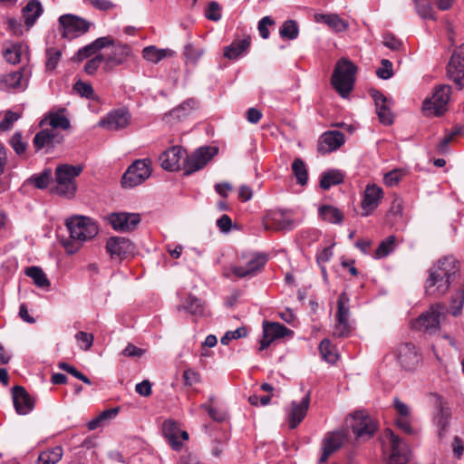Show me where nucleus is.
Segmentation results:
<instances>
[{
  "label": "nucleus",
  "mask_w": 464,
  "mask_h": 464,
  "mask_svg": "<svg viewBox=\"0 0 464 464\" xmlns=\"http://www.w3.org/2000/svg\"><path fill=\"white\" fill-rule=\"evenodd\" d=\"M459 262L454 256L440 257L428 271L426 295L440 297L447 294L451 283L459 276Z\"/></svg>",
  "instance_id": "f257e3e1"
},
{
  "label": "nucleus",
  "mask_w": 464,
  "mask_h": 464,
  "mask_svg": "<svg viewBox=\"0 0 464 464\" xmlns=\"http://www.w3.org/2000/svg\"><path fill=\"white\" fill-rule=\"evenodd\" d=\"M65 226L70 233V239L62 241L65 251L72 255L76 253L82 243L92 239L99 232L96 222L85 216H75L68 218Z\"/></svg>",
  "instance_id": "f03ea898"
},
{
  "label": "nucleus",
  "mask_w": 464,
  "mask_h": 464,
  "mask_svg": "<svg viewBox=\"0 0 464 464\" xmlns=\"http://www.w3.org/2000/svg\"><path fill=\"white\" fill-rule=\"evenodd\" d=\"M82 166L62 164L55 169V187L53 191L63 198H72L77 190L75 179L82 173Z\"/></svg>",
  "instance_id": "7ed1b4c3"
},
{
  "label": "nucleus",
  "mask_w": 464,
  "mask_h": 464,
  "mask_svg": "<svg viewBox=\"0 0 464 464\" xmlns=\"http://www.w3.org/2000/svg\"><path fill=\"white\" fill-rule=\"evenodd\" d=\"M447 316V306L442 303L431 304L412 322V328L426 334L437 333Z\"/></svg>",
  "instance_id": "20e7f679"
},
{
  "label": "nucleus",
  "mask_w": 464,
  "mask_h": 464,
  "mask_svg": "<svg viewBox=\"0 0 464 464\" xmlns=\"http://www.w3.org/2000/svg\"><path fill=\"white\" fill-rule=\"evenodd\" d=\"M356 71V66L346 58H341L337 62L331 82L342 97H345L353 90Z\"/></svg>",
  "instance_id": "39448f33"
},
{
  "label": "nucleus",
  "mask_w": 464,
  "mask_h": 464,
  "mask_svg": "<svg viewBox=\"0 0 464 464\" xmlns=\"http://www.w3.org/2000/svg\"><path fill=\"white\" fill-rule=\"evenodd\" d=\"M452 88L449 84H440L434 88L430 97L424 100L422 110L429 115L440 116L447 111Z\"/></svg>",
  "instance_id": "423d86ee"
},
{
  "label": "nucleus",
  "mask_w": 464,
  "mask_h": 464,
  "mask_svg": "<svg viewBox=\"0 0 464 464\" xmlns=\"http://www.w3.org/2000/svg\"><path fill=\"white\" fill-rule=\"evenodd\" d=\"M151 161L149 159L135 160L121 178V186L125 188L140 185L151 175Z\"/></svg>",
  "instance_id": "0eeeda50"
},
{
  "label": "nucleus",
  "mask_w": 464,
  "mask_h": 464,
  "mask_svg": "<svg viewBox=\"0 0 464 464\" xmlns=\"http://www.w3.org/2000/svg\"><path fill=\"white\" fill-rule=\"evenodd\" d=\"M353 433L357 440H370L378 430V422L362 411H357L353 415L351 424Z\"/></svg>",
  "instance_id": "6e6552de"
},
{
  "label": "nucleus",
  "mask_w": 464,
  "mask_h": 464,
  "mask_svg": "<svg viewBox=\"0 0 464 464\" xmlns=\"http://www.w3.org/2000/svg\"><path fill=\"white\" fill-rule=\"evenodd\" d=\"M349 303L348 295L345 292L341 293L337 301L336 323L334 329V335L339 338L347 337L352 332Z\"/></svg>",
  "instance_id": "1a4fd4ad"
},
{
  "label": "nucleus",
  "mask_w": 464,
  "mask_h": 464,
  "mask_svg": "<svg viewBox=\"0 0 464 464\" xmlns=\"http://www.w3.org/2000/svg\"><path fill=\"white\" fill-rule=\"evenodd\" d=\"M446 75L459 90L464 88V44L452 53L446 66Z\"/></svg>",
  "instance_id": "9d476101"
},
{
  "label": "nucleus",
  "mask_w": 464,
  "mask_h": 464,
  "mask_svg": "<svg viewBox=\"0 0 464 464\" xmlns=\"http://www.w3.org/2000/svg\"><path fill=\"white\" fill-rule=\"evenodd\" d=\"M242 260H245V265L232 266L230 267L231 273L238 278L246 276H254L260 271L267 261L266 255L253 253L247 256H243Z\"/></svg>",
  "instance_id": "9b49d317"
},
{
  "label": "nucleus",
  "mask_w": 464,
  "mask_h": 464,
  "mask_svg": "<svg viewBox=\"0 0 464 464\" xmlns=\"http://www.w3.org/2000/svg\"><path fill=\"white\" fill-rule=\"evenodd\" d=\"M109 46H111V49L110 53L104 55L105 70H111L113 67L122 65L133 56L131 47L128 44H116L112 39V44H110Z\"/></svg>",
  "instance_id": "f8f14e48"
},
{
  "label": "nucleus",
  "mask_w": 464,
  "mask_h": 464,
  "mask_svg": "<svg viewBox=\"0 0 464 464\" xmlns=\"http://www.w3.org/2000/svg\"><path fill=\"white\" fill-rule=\"evenodd\" d=\"M217 151L214 148L202 147L191 155H185L184 169L186 175H190L202 169Z\"/></svg>",
  "instance_id": "ddd939ff"
},
{
  "label": "nucleus",
  "mask_w": 464,
  "mask_h": 464,
  "mask_svg": "<svg viewBox=\"0 0 464 464\" xmlns=\"http://www.w3.org/2000/svg\"><path fill=\"white\" fill-rule=\"evenodd\" d=\"M435 397V407L436 412L433 416V423L438 428V437L441 440L445 437V434L449 429L451 411L448 403L443 401L440 395H434Z\"/></svg>",
  "instance_id": "4468645a"
},
{
  "label": "nucleus",
  "mask_w": 464,
  "mask_h": 464,
  "mask_svg": "<svg viewBox=\"0 0 464 464\" xmlns=\"http://www.w3.org/2000/svg\"><path fill=\"white\" fill-rule=\"evenodd\" d=\"M385 434L392 445V454L387 464H406L410 460L408 446L394 432L387 429Z\"/></svg>",
  "instance_id": "2eb2a0df"
},
{
  "label": "nucleus",
  "mask_w": 464,
  "mask_h": 464,
  "mask_svg": "<svg viewBox=\"0 0 464 464\" xmlns=\"http://www.w3.org/2000/svg\"><path fill=\"white\" fill-rule=\"evenodd\" d=\"M29 77L30 71L26 68L9 72L0 79V90L22 92L27 88Z\"/></svg>",
  "instance_id": "dca6fc26"
},
{
  "label": "nucleus",
  "mask_w": 464,
  "mask_h": 464,
  "mask_svg": "<svg viewBox=\"0 0 464 464\" xmlns=\"http://www.w3.org/2000/svg\"><path fill=\"white\" fill-rule=\"evenodd\" d=\"M396 358L400 365L408 371L415 369L420 362V355L411 343H401L396 348Z\"/></svg>",
  "instance_id": "f3484780"
},
{
  "label": "nucleus",
  "mask_w": 464,
  "mask_h": 464,
  "mask_svg": "<svg viewBox=\"0 0 464 464\" xmlns=\"http://www.w3.org/2000/svg\"><path fill=\"white\" fill-rule=\"evenodd\" d=\"M130 121L129 111L119 109L107 114L106 117L99 121V126L107 130L116 131L126 128Z\"/></svg>",
  "instance_id": "a211bd4d"
},
{
  "label": "nucleus",
  "mask_w": 464,
  "mask_h": 464,
  "mask_svg": "<svg viewBox=\"0 0 464 464\" xmlns=\"http://www.w3.org/2000/svg\"><path fill=\"white\" fill-rule=\"evenodd\" d=\"M263 338L260 341V350L267 348L270 343L278 339L287 335H292L293 331L285 327L280 323H265L263 325Z\"/></svg>",
  "instance_id": "6ab92c4d"
},
{
  "label": "nucleus",
  "mask_w": 464,
  "mask_h": 464,
  "mask_svg": "<svg viewBox=\"0 0 464 464\" xmlns=\"http://www.w3.org/2000/svg\"><path fill=\"white\" fill-rule=\"evenodd\" d=\"M266 229L289 231L295 228L296 222L289 218L286 213L282 210H276L268 213L264 220Z\"/></svg>",
  "instance_id": "aec40b11"
},
{
  "label": "nucleus",
  "mask_w": 464,
  "mask_h": 464,
  "mask_svg": "<svg viewBox=\"0 0 464 464\" xmlns=\"http://www.w3.org/2000/svg\"><path fill=\"white\" fill-rule=\"evenodd\" d=\"M12 395L14 406L18 414L25 415L34 410V399L23 386H14L12 390Z\"/></svg>",
  "instance_id": "412c9836"
},
{
  "label": "nucleus",
  "mask_w": 464,
  "mask_h": 464,
  "mask_svg": "<svg viewBox=\"0 0 464 464\" xmlns=\"http://www.w3.org/2000/svg\"><path fill=\"white\" fill-rule=\"evenodd\" d=\"M345 438L346 436L343 431L328 432L323 440V453L319 459V462H326L333 453L342 448L345 441Z\"/></svg>",
  "instance_id": "4be33fe9"
},
{
  "label": "nucleus",
  "mask_w": 464,
  "mask_h": 464,
  "mask_svg": "<svg viewBox=\"0 0 464 464\" xmlns=\"http://www.w3.org/2000/svg\"><path fill=\"white\" fill-rule=\"evenodd\" d=\"M106 249L111 257L125 258L127 256L133 254L135 247L130 239L122 237H112L106 244Z\"/></svg>",
  "instance_id": "5701e85b"
},
{
  "label": "nucleus",
  "mask_w": 464,
  "mask_h": 464,
  "mask_svg": "<svg viewBox=\"0 0 464 464\" xmlns=\"http://www.w3.org/2000/svg\"><path fill=\"white\" fill-rule=\"evenodd\" d=\"M115 230L130 231L140 222V217L135 213H112L108 218Z\"/></svg>",
  "instance_id": "b1692460"
},
{
  "label": "nucleus",
  "mask_w": 464,
  "mask_h": 464,
  "mask_svg": "<svg viewBox=\"0 0 464 464\" xmlns=\"http://www.w3.org/2000/svg\"><path fill=\"white\" fill-rule=\"evenodd\" d=\"M162 432L174 450H180L183 446L182 442L179 440V437L183 440H188V433L185 430L180 431L177 423L170 420L163 422Z\"/></svg>",
  "instance_id": "393cba45"
},
{
  "label": "nucleus",
  "mask_w": 464,
  "mask_h": 464,
  "mask_svg": "<svg viewBox=\"0 0 464 464\" xmlns=\"http://www.w3.org/2000/svg\"><path fill=\"white\" fill-rule=\"evenodd\" d=\"M383 192L382 188L372 184L368 185L364 190L361 203L362 216H369L380 204Z\"/></svg>",
  "instance_id": "a878e982"
},
{
  "label": "nucleus",
  "mask_w": 464,
  "mask_h": 464,
  "mask_svg": "<svg viewBox=\"0 0 464 464\" xmlns=\"http://www.w3.org/2000/svg\"><path fill=\"white\" fill-rule=\"evenodd\" d=\"M344 143V135L338 130L324 132L318 141L317 150L322 154L332 152Z\"/></svg>",
  "instance_id": "bb28decb"
},
{
  "label": "nucleus",
  "mask_w": 464,
  "mask_h": 464,
  "mask_svg": "<svg viewBox=\"0 0 464 464\" xmlns=\"http://www.w3.org/2000/svg\"><path fill=\"white\" fill-rule=\"evenodd\" d=\"M185 155L186 151L182 148L173 146L160 156L161 167L168 171L179 170L180 169V160Z\"/></svg>",
  "instance_id": "cd10ccee"
},
{
  "label": "nucleus",
  "mask_w": 464,
  "mask_h": 464,
  "mask_svg": "<svg viewBox=\"0 0 464 464\" xmlns=\"http://www.w3.org/2000/svg\"><path fill=\"white\" fill-rule=\"evenodd\" d=\"M372 97L376 107V113L379 121L384 125H391L393 122V115L388 104L387 98L379 91L373 90Z\"/></svg>",
  "instance_id": "c85d7f7f"
},
{
  "label": "nucleus",
  "mask_w": 464,
  "mask_h": 464,
  "mask_svg": "<svg viewBox=\"0 0 464 464\" xmlns=\"http://www.w3.org/2000/svg\"><path fill=\"white\" fill-rule=\"evenodd\" d=\"M310 404V392H307L302 401L292 402L289 413V428L295 429L304 419Z\"/></svg>",
  "instance_id": "c756f323"
},
{
  "label": "nucleus",
  "mask_w": 464,
  "mask_h": 464,
  "mask_svg": "<svg viewBox=\"0 0 464 464\" xmlns=\"http://www.w3.org/2000/svg\"><path fill=\"white\" fill-rule=\"evenodd\" d=\"M61 140L62 137H59L54 130L45 129L35 134L33 145L35 151H39L44 148H53L55 143H59Z\"/></svg>",
  "instance_id": "7c9ffc66"
},
{
  "label": "nucleus",
  "mask_w": 464,
  "mask_h": 464,
  "mask_svg": "<svg viewBox=\"0 0 464 464\" xmlns=\"http://www.w3.org/2000/svg\"><path fill=\"white\" fill-rule=\"evenodd\" d=\"M112 44V38L110 36L100 37L92 43L81 48L74 56V61L82 62L84 59L91 57L92 55L98 53L102 48L109 47V44Z\"/></svg>",
  "instance_id": "2f4dec72"
},
{
  "label": "nucleus",
  "mask_w": 464,
  "mask_h": 464,
  "mask_svg": "<svg viewBox=\"0 0 464 464\" xmlns=\"http://www.w3.org/2000/svg\"><path fill=\"white\" fill-rule=\"evenodd\" d=\"M44 9L41 3L37 0H31L22 9L24 24L27 28L34 25L35 21L41 16Z\"/></svg>",
  "instance_id": "473e14b6"
},
{
  "label": "nucleus",
  "mask_w": 464,
  "mask_h": 464,
  "mask_svg": "<svg viewBox=\"0 0 464 464\" xmlns=\"http://www.w3.org/2000/svg\"><path fill=\"white\" fill-rule=\"evenodd\" d=\"M60 29H90L92 23L72 14H63L59 17Z\"/></svg>",
  "instance_id": "72a5a7b5"
},
{
  "label": "nucleus",
  "mask_w": 464,
  "mask_h": 464,
  "mask_svg": "<svg viewBox=\"0 0 464 464\" xmlns=\"http://www.w3.org/2000/svg\"><path fill=\"white\" fill-rule=\"evenodd\" d=\"M250 36L236 39L224 48V56L229 60H236L250 46Z\"/></svg>",
  "instance_id": "f704fd0d"
},
{
  "label": "nucleus",
  "mask_w": 464,
  "mask_h": 464,
  "mask_svg": "<svg viewBox=\"0 0 464 464\" xmlns=\"http://www.w3.org/2000/svg\"><path fill=\"white\" fill-rule=\"evenodd\" d=\"M314 20L316 23L323 24L333 29H346L350 26L347 21L342 19L335 14H314Z\"/></svg>",
  "instance_id": "c9c22d12"
},
{
  "label": "nucleus",
  "mask_w": 464,
  "mask_h": 464,
  "mask_svg": "<svg viewBox=\"0 0 464 464\" xmlns=\"http://www.w3.org/2000/svg\"><path fill=\"white\" fill-rule=\"evenodd\" d=\"M181 309L188 311L189 314L193 315L206 316L208 314V312L206 310L204 306V303L200 299L191 295H188V297L181 305L178 306L179 311H180Z\"/></svg>",
  "instance_id": "e433bc0d"
},
{
  "label": "nucleus",
  "mask_w": 464,
  "mask_h": 464,
  "mask_svg": "<svg viewBox=\"0 0 464 464\" xmlns=\"http://www.w3.org/2000/svg\"><path fill=\"white\" fill-rule=\"evenodd\" d=\"M174 52L170 49H159L154 45H150L142 50V57L148 62L158 63L168 56H172Z\"/></svg>",
  "instance_id": "4c0bfd02"
},
{
  "label": "nucleus",
  "mask_w": 464,
  "mask_h": 464,
  "mask_svg": "<svg viewBox=\"0 0 464 464\" xmlns=\"http://www.w3.org/2000/svg\"><path fill=\"white\" fill-rule=\"evenodd\" d=\"M198 107V102L196 99L190 98L183 102L178 107L170 111L169 114L172 118L181 120L188 115L191 111Z\"/></svg>",
  "instance_id": "58836bf2"
},
{
  "label": "nucleus",
  "mask_w": 464,
  "mask_h": 464,
  "mask_svg": "<svg viewBox=\"0 0 464 464\" xmlns=\"http://www.w3.org/2000/svg\"><path fill=\"white\" fill-rule=\"evenodd\" d=\"M320 217L329 223L340 224L343 220V213L335 207L324 205L319 208Z\"/></svg>",
  "instance_id": "ea45409f"
},
{
  "label": "nucleus",
  "mask_w": 464,
  "mask_h": 464,
  "mask_svg": "<svg viewBox=\"0 0 464 464\" xmlns=\"http://www.w3.org/2000/svg\"><path fill=\"white\" fill-rule=\"evenodd\" d=\"M62 456V447L56 446L42 451L37 459V464H56Z\"/></svg>",
  "instance_id": "a19ab883"
},
{
  "label": "nucleus",
  "mask_w": 464,
  "mask_h": 464,
  "mask_svg": "<svg viewBox=\"0 0 464 464\" xmlns=\"http://www.w3.org/2000/svg\"><path fill=\"white\" fill-rule=\"evenodd\" d=\"M25 275L32 278L34 285L41 288L50 286V281L44 270L39 266H30L25 269Z\"/></svg>",
  "instance_id": "79ce46f5"
},
{
  "label": "nucleus",
  "mask_w": 464,
  "mask_h": 464,
  "mask_svg": "<svg viewBox=\"0 0 464 464\" xmlns=\"http://www.w3.org/2000/svg\"><path fill=\"white\" fill-rule=\"evenodd\" d=\"M52 180V169H45L39 174L31 176L26 182L34 186L36 188L44 189Z\"/></svg>",
  "instance_id": "37998d69"
},
{
  "label": "nucleus",
  "mask_w": 464,
  "mask_h": 464,
  "mask_svg": "<svg viewBox=\"0 0 464 464\" xmlns=\"http://www.w3.org/2000/svg\"><path fill=\"white\" fill-rule=\"evenodd\" d=\"M65 111L64 109L60 110L59 111H51L48 114V121L50 126L54 129H62V130H68L70 128V121L68 118L63 114Z\"/></svg>",
  "instance_id": "c03bdc74"
},
{
  "label": "nucleus",
  "mask_w": 464,
  "mask_h": 464,
  "mask_svg": "<svg viewBox=\"0 0 464 464\" xmlns=\"http://www.w3.org/2000/svg\"><path fill=\"white\" fill-rule=\"evenodd\" d=\"M343 181V175L339 170L324 172L320 179V187L326 190L332 186L338 185Z\"/></svg>",
  "instance_id": "a18cd8bd"
},
{
  "label": "nucleus",
  "mask_w": 464,
  "mask_h": 464,
  "mask_svg": "<svg viewBox=\"0 0 464 464\" xmlns=\"http://www.w3.org/2000/svg\"><path fill=\"white\" fill-rule=\"evenodd\" d=\"M292 171L301 186L306 185L308 181V171L304 160L300 158L295 159L292 163Z\"/></svg>",
  "instance_id": "49530a36"
},
{
  "label": "nucleus",
  "mask_w": 464,
  "mask_h": 464,
  "mask_svg": "<svg viewBox=\"0 0 464 464\" xmlns=\"http://www.w3.org/2000/svg\"><path fill=\"white\" fill-rule=\"evenodd\" d=\"M319 349L323 358L326 362L334 363L337 361L338 355L335 351V347L331 343L329 340L324 339L320 343Z\"/></svg>",
  "instance_id": "de8ad7c7"
},
{
  "label": "nucleus",
  "mask_w": 464,
  "mask_h": 464,
  "mask_svg": "<svg viewBox=\"0 0 464 464\" xmlns=\"http://www.w3.org/2000/svg\"><path fill=\"white\" fill-rule=\"evenodd\" d=\"M396 237L395 236H389L385 240L382 241L375 253L374 258H382L387 256L392 253L395 247Z\"/></svg>",
  "instance_id": "09e8293b"
},
{
  "label": "nucleus",
  "mask_w": 464,
  "mask_h": 464,
  "mask_svg": "<svg viewBox=\"0 0 464 464\" xmlns=\"http://www.w3.org/2000/svg\"><path fill=\"white\" fill-rule=\"evenodd\" d=\"M464 304V294L455 293L451 297L450 306L447 308V314H450L453 316H459L462 314Z\"/></svg>",
  "instance_id": "8fccbe9b"
},
{
  "label": "nucleus",
  "mask_w": 464,
  "mask_h": 464,
  "mask_svg": "<svg viewBox=\"0 0 464 464\" xmlns=\"http://www.w3.org/2000/svg\"><path fill=\"white\" fill-rule=\"evenodd\" d=\"M23 45L22 44H12L9 48H7L4 56L7 63L12 64H16L21 61V53H22Z\"/></svg>",
  "instance_id": "3c124183"
},
{
  "label": "nucleus",
  "mask_w": 464,
  "mask_h": 464,
  "mask_svg": "<svg viewBox=\"0 0 464 464\" xmlns=\"http://www.w3.org/2000/svg\"><path fill=\"white\" fill-rule=\"evenodd\" d=\"M62 56V52L55 48H47L46 49V63L45 68L47 71H53Z\"/></svg>",
  "instance_id": "603ef678"
},
{
  "label": "nucleus",
  "mask_w": 464,
  "mask_h": 464,
  "mask_svg": "<svg viewBox=\"0 0 464 464\" xmlns=\"http://www.w3.org/2000/svg\"><path fill=\"white\" fill-rule=\"evenodd\" d=\"M10 145L18 156H23L26 152L27 142L23 140L21 132H15L11 140Z\"/></svg>",
  "instance_id": "864d4df0"
},
{
  "label": "nucleus",
  "mask_w": 464,
  "mask_h": 464,
  "mask_svg": "<svg viewBox=\"0 0 464 464\" xmlns=\"http://www.w3.org/2000/svg\"><path fill=\"white\" fill-rule=\"evenodd\" d=\"M415 9L417 14L422 18V19H432L433 14H432V7L430 3L428 0H422L419 1L417 3H414Z\"/></svg>",
  "instance_id": "5fc2aeb1"
},
{
  "label": "nucleus",
  "mask_w": 464,
  "mask_h": 464,
  "mask_svg": "<svg viewBox=\"0 0 464 464\" xmlns=\"http://www.w3.org/2000/svg\"><path fill=\"white\" fill-rule=\"evenodd\" d=\"M103 62L105 63L104 55L96 54L93 58L87 61L84 65V72L89 75L94 74Z\"/></svg>",
  "instance_id": "6e6d98bb"
},
{
  "label": "nucleus",
  "mask_w": 464,
  "mask_h": 464,
  "mask_svg": "<svg viewBox=\"0 0 464 464\" xmlns=\"http://www.w3.org/2000/svg\"><path fill=\"white\" fill-rule=\"evenodd\" d=\"M381 64L382 66L376 71L377 76L383 80L392 77L393 70L392 62L387 59H382Z\"/></svg>",
  "instance_id": "4d7b16f0"
},
{
  "label": "nucleus",
  "mask_w": 464,
  "mask_h": 464,
  "mask_svg": "<svg viewBox=\"0 0 464 464\" xmlns=\"http://www.w3.org/2000/svg\"><path fill=\"white\" fill-rule=\"evenodd\" d=\"M203 53V49L196 47L191 44H188L184 47V55L192 63H196L201 57Z\"/></svg>",
  "instance_id": "13d9d810"
},
{
  "label": "nucleus",
  "mask_w": 464,
  "mask_h": 464,
  "mask_svg": "<svg viewBox=\"0 0 464 464\" xmlns=\"http://www.w3.org/2000/svg\"><path fill=\"white\" fill-rule=\"evenodd\" d=\"M246 335V329L245 327H238L235 331L227 332L221 338L220 342L223 345H227L233 339H239Z\"/></svg>",
  "instance_id": "bf43d9fd"
},
{
  "label": "nucleus",
  "mask_w": 464,
  "mask_h": 464,
  "mask_svg": "<svg viewBox=\"0 0 464 464\" xmlns=\"http://www.w3.org/2000/svg\"><path fill=\"white\" fill-rule=\"evenodd\" d=\"M205 16L208 20L218 21L221 18V8L219 5L215 1L210 2L205 11Z\"/></svg>",
  "instance_id": "052dcab7"
},
{
  "label": "nucleus",
  "mask_w": 464,
  "mask_h": 464,
  "mask_svg": "<svg viewBox=\"0 0 464 464\" xmlns=\"http://www.w3.org/2000/svg\"><path fill=\"white\" fill-rule=\"evenodd\" d=\"M73 89L82 97L85 98H92L93 97V88L90 83L78 81L74 83Z\"/></svg>",
  "instance_id": "680f3d73"
},
{
  "label": "nucleus",
  "mask_w": 464,
  "mask_h": 464,
  "mask_svg": "<svg viewBox=\"0 0 464 464\" xmlns=\"http://www.w3.org/2000/svg\"><path fill=\"white\" fill-rule=\"evenodd\" d=\"M75 339L80 343V347L85 351L89 350L93 343V335L86 332H78Z\"/></svg>",
  "instance_id": "e2e57ef3"
},
{
  "label": "nucleus",
  "mask_w": 464,
  "mask_h": 464,
  "mask_svg": "<svg viewBox=\"0 0 464 464\" xmlns=\"http://www.w3.org/2000/svg\"><path fill=\"white\" fill-rule=\"evenodd\" d=\"M403 174L401 169H393L384 175V183L389 187H393L400 182Z\"/></svg>",
  "instance_id": "0e129e2a"
},
{
  "label": "nucleus",
  "mask_w": 464,
  "mask_h": 464,
  "mask_svg": "<svg viewBox=\"0 0 464 464\" xmlns=\"http://www.w3.org/2000/svg\"><path fill=\"white\" fill-rule=\"evenodd\" d=\"M20 115L13 112V111H7L5 115V118L0 122V131H5L13 126L14 122L16 121L19 119Z\"/></svg>",
  "instance_id": "69168bd1"
},
{
  "label": "nucleus",
  "mask_w": 464,
  "mask_h": 464,
  "mask_svg": "<svg viewBox=\"0 0 464 464\" xmlns=\"http://www.w3.org/2000/svg\"><path fill=\"white\" fill-rule=\"evenodd\" d=\"M333 256V251L331 247H324L318 255H317V263L321 266V270L324 276L326 278V269L322 265L328 262Z\"/></svg>",
  "instance_id": "338daca9"
},
{
  "label": "nucleus",
  "mask_w": 464,
  "mask_h": 464,
  "mask_svg": "<svg viewBox=\"0 0 464 464\" xmlns=\"http://www.w3.org/2000/svg\"><path fill=\"white\" fill-rule=\"evenodd\" d=\"M184 382L188 386H192L200 382L199 373L192 369H187L183 372Z\"/></svg>",
  "instance_id": "774afa93"
}]
</instances>
